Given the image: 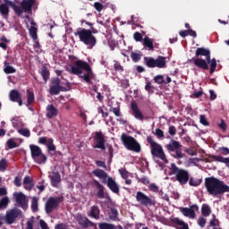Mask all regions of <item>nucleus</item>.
<instances>
[{
    "label": "nucleus",
    "instance_id": "obj_37",
    "mask_svg": "<svg viewBox=\"0 0 229 229\" xmlns=\"http://www.w3.org/2000/svg\"><path fill=\"white\" fill-rule=\"evenodd\" d=\"M221 229L219 227V220L216 218V216H213V218L209 221V225H208V229Z\"/></svg>",
    "mask_w": 229,
    "mask_h": 229
},
{
    "label": "nucleus",
    "instance_id": "obj_34",
    "mask_svg": "<svg viewBox=\"0 0 229 229\" xmlns=\"http://www.w3.org/2000/svg\"><path fill=\"white\" fill-rule=\"evenodd\" d=\"M30 148L32 158L38 157L42 153V149H40V147L37 145H30Z\"/></svg>",
    "mask_w": 229,
    "mask_h": 229
},
{
    "label": "nucleus",
    "instance_id": "obj_19",
    "mask_svg": "<svg viewBox=\"0 0 229 229\" xmlns=\"http://www.w3.org/2000/svg\"><path fill=\"white\" fill-rule=\"evenodd\" d=\"M93 185L95 187V195L98 199H105V186L99 182L98 180L93 181Z\"/></svg>",
    "mask_w": 229,
    "mask_h": 229
},
{
    "label": "nucleus",
    "instance_id": "obj_6",
    "mask_svg": "<svg viewBox=\"0 0 229 229\" xmlns=\"http://www.w3.org/2000/svg\"><path fill=\"white\" fill-rule=\"evenodd\" d=\"M147 142L150 146V153L153 158H159L164 164H169V160L167 159V157H165V152H164L162 145L157 143L152 136H147Z\"/></svg>",
    "mask_w": 229,
    "mask_h": 229
},
{
    "label": "nucleus",
    "instance_id": "obj_16",
    "mask_svg": "<svg viewBox=\"0 0 229 229\" xmlns=\"http://www.w3.org/2000/svg\"><path fill=\"white\" fill-rule=\"evenodd\" d=\"M93 140L95 144L93 145L94 149H101L105 151L106 147L105 146V135L101 131H96L93 136Z\"/></svg>",
    "mask_w": 229,
    "mask_h": 229
},
{
    "label": "nucleus",
    "instance_id": "obj_51",
    "mask_svg": "<svg viewBox=\"0 0 229 229\" xmlns=\"http://www.w3.org/2000/svg\"><path fill=\"white\" fill-rule=\"evenodd\" d=\"M155 83H157V85H163V83H165V81L164 80V75H156L154 77Z\"/></svg>",
    "mask_w": 229,
    "mask_h": 229
},
{
    "label": "nucleus",
    "instance_id": "obj_25",
    "mask_svg": "<svg viewBox=\"0 0 229 229\" xmlns=\"http://www.w3.org/2000/svg\"><path fill=\"white\" fill-rule=\"evenodd\" d=\"M92 174H94V176H97V178L103 180L102 183H106V178H108V174H106L105 170L95 169L92 171Z\"/></svg>",
    "mask_w": 229,
    "mask_h": 229
},
{
    "label": "nucleus",
    "instance_id": "obj_13",
    "mask_svg": "<svg viewBox=\"0 0 229 229\" xmlns=\"http://www.w3.org/2000/svg\"><path fill=\"white\" fill-rule=\"evenodd\" d=\"M165 148L167 151L173 152L172 157L174 158H177V160H180V158H183L184 155L182 153V144H180V141H176L174 140H172V141L165 145Z\"/></svg>",
    "mask_w": 229,
    "mask_h": 229
},
{
    "label": "nucleus",
    "instance_id": "obj_62",
    "mask_svg": "<svg viewBox=\"0 0 229 229\" xmlns=\"http://www.w3.org/2000/svg\"><path fill=\"white\" fill-rule=\"evenodd\" d=\"M201 96H203V91L199 90V91H194L192 93V95L191 96V98H195L196 99L201 98Z\"/></svg>",
    "mask_w": 229,
    "mask_h": 229
},
{
    "label": "nucleus",
    "instance_id": "obj_5",
    "mask_svg": "<svg viewBox=\"0 0 229 229\" xmlns=\"http://www.w3.org/2000/svg\"><path fill=\"white\" fill-rule=\"evenodd\" d=\"M4 3L13 8L17 17H22V13H33V6H35L36 0H21L20 5L15 4L11 0H4Z\"/></svg>",
    "mask_w": 229,
    "mask_h": 229
},
{
    "label": "nucleus",
    "instance_id": "obj_1",
    "mask_svg": "<svg viewBox=\"0 0 229 229\" xmlns=\"http://www.w3.org/2000/svg\"><path fill=\"white\" fill-rule=\"evenodd\" d=\"M195 56L196 57L191 58V62L195 67L202 71H208L209 69L210 74L216 72L217 60H216V58H210V50L208 48L198 47L195 52Z\"/></svg>",
    "mask_w": 229,
    "mask_h": 229
},
{
    "label": "nucleus",
    "instance_id": "obj_8",
    "mask_svg": "<svg viewBox=\"0 0 229 229\" xmlns=\"http://www.w3.org/2000/svg\"><path fill=\"white\" fill-rule=\"evenodd\" d=\"M72 86L70 82H66V87L62 86V81L59 78H52L49 88V94L51 96H58L60 92H69Z\"/></svg>",
    "mask_w": 229,
    "mask_h": 229
},
{
    "label": "nucleus",
    "instance_id": "obj_9",
    "mask_svg": "<svg viewBox=\"0 0 229 229\" xmlns=\"http://www.w3.org/2000/svg\"><path fill=\"white\" fill-rule=\"evenodd\" d=\"M165 60L166 57L162 55L157 56V59L145 56L143 58V64L147 65L148 69H155V67H157V69H165V67H167V61Z\"/></svg>",
    "mask_w": 229,
    "mask_h": 229
},
{
    "label": "nucleus",
    "instance_id": "obj_14",
    "mask_svg": "<svg viewBox=\"0 0 229 229\" xmlns=\"http://www.w3.org/2000/svg\"><path fill=\"white\" fill-rule=\"evenodd\" d=\"M136 200L141 207H154L157 203L153 199L149 198L142 191H138L136 193Z\"/></svg>",
    "mask_w": 229,
    "mask_h": 229
},
{
    "label": "nucleus",
    "instance_id": "obj_15",
    "mask_svg": "<svg viewBox=\"0 0 229 229\" xmlns=\"http://www.w3.org/2000/svg\"><path fill=\"white\" fill-rule=\"evenodd\" d=\"M13 198L15 201V203H17V207H19L20 208H22V210H26L28 208V199L27 197L24 195V193H22L21 191H15L13 194Z\"/></svg>",
    "mask_w": 229,
    "mask_h": 229
},
{
    "label": "nucleus",
    "instance_id": "obj_53",
    "mask_svg": "<svg viewBox=\"0 0 229 229\" xmlns=\"http://www.w3.org/2000/svg\"><path fill=\"white\" fill-rule=\"evenodd\" d=\"M7 167H8V163L6 162V160L4 158H2L0 160V171H2V173H4V171H6Z\"/></svg>",
    "mask_w": 229,
    "mask_h": 229
},
{
    "label": "nucleus",
    "instance_id": "obj_2",
    "mask_svg": "<svg viewBox=\"0 0 229 229\" xmlns=\"http://www.w3.org/2000/svg\"><path fill=\"white\" fill-rule=\"evenodd\" d=\"M70 74H75L88 83L89 85L92 84V78H94V72L92 71V67L89 63L83 60H78L74 63V65L71 66V70H69Z\"/></svg>",
    "mask_w": 229,
    "mask_h": 229
},
{
    "label": "nucleus",
    "instance_id": "obj_38",
    "mask_svg": "<svg viewBox=\"0 0 229 229\" xmlns=\"http://www.w3.org/2000/svg\"><path fill=\"white\" fill-rule=\"evenodd\" d=\"M8 205H10V199L8 196H5L0 199V210L8 208Z\"/></svg>",
    "mask_w": 229,
    "mask_h": 229
},
{
    "label": "nucleus",
    "instance_id": "obj_17",
    "mask_svg": "<svg viewBox=\"0 0 229 229\" xmlns=\"http://www.w3.org/2000/svg\"><path fill=\"white\" fill-rule=\"evenodd\" d=\"M180 212L185 216V217H190V219L196 218V212L199 210V207L194 204L190 206V208H179Z\"/></svg>",
    "mask_w": 229,
    "mask_h": 229
},
{
    "label": "nucleus",
    "instance_id": "obj_46",
    "mask_svg": "<svg viewBox=\"0 0 229 229\" xmlns=\"http://www.w3.org/2000/svg\"><path fill=\"white\" fill-rule=\"evenodd\" d=\"M131 58L132 62L137 64V62H139L140 60V58H142V54L131 52Z\"/></svg>",
    "mask_w": 229,
    "mask_h": 229
},
{
    "label": "nucleus",
    "instance_id": "obj_55",
    "mask_svg": "<svg viewBox=\"0 0 229 229\" xmlns=\"http://www.w3.org/2000/svg\"><path fill=\"white\" fill-rule=\"evenodd\" d=\"M109 112H113L115 117H119L121 115V108L120 107H110Z\"/></svg>",
    "mask_w": 229,
    "mask_h": 229
},
{
    "label": "nucleus",
    "instance_id": "obj_20",
    "mask_svg": "<svg viewBox=\"0 0 229 229\" xmlns=\"http://www.w3.org/2000/svg\"><path fill=\"white\" fill-rule=\"evenodd\" d=\"M131 114L135 119H138V121H144V114H142V112L140 109H139V105H137V102L132 101L131 103Z\"/></svg>",
    "mask_w": 229,
    "mask_h": 229
},
{
    "label": "nucleus",
    "instance_id": "obj_22",
    "mask_svg": "<svg viewBox=\"0 0 229 229\" xmlns=\"http://www.w3.org/2000/svg\"><path fill=\"white\" fill-rule=\"evenodd\" d=\"M172 226L176 229H189V224L185 223L178 217L170 218Z\"/></svg>",
    "mask_w": 229,
    "mask_h": 229
},
{
    "label": "nucleus",
    "instance_id": "obj_3",
    "mask_svg": "<svg viewBox=\"0 0 229 229\" xmlns=\"http://www.w3.org/2000/svg\"><path fill=\"white\" fill-rule=\"evenodd\" d=\"M97 33H99V30L96 28H92V30L79 28L74 35L79 37L80 41L87 46L88 49H94L98 45V38L94 36Z\"/></svg>",
    "mask_w": 229,
    "mask_h": 229
},
{
    "label": "nucleus",
    "instance_id": "obj_64",
    "mask_svg": "<svg viewBox=\"0 0 229 229\" xmlns=\"http://www.w3.org/2000/svg\"><path fill=\"white\" fill-rule=\"evenodd\" d=\"M33 223H34L33 218L29 220V221H27V227H26V229H33Z\"/></svg>",
    "mask_w": 229,
    "mask_h": 229
},
{
    "label": "nucleus",
    "instance_id": "obj_35",
    "mask_svg": "<svg viewBox=\"0 0 229 229\" xmlns=\"http://www.w3.org/2000/svg\"><path fill=\"white\" fill-rule=\"evenodd\" d=\"M35 103V93L30 89H27V106Z\"/></svg>",
    "mask_w": 229,
    "mask_h": 229
},
{
    "label": "nucleus",
    "instance_id": "obj_41",
    "mask_svg": "<svg viewBox=\"0 0 229 229\" xmlns=\"http://www.w3.org/2000/svg\"><path fill=\"white\" fill-rule=\"evenodd\" d=\"M98 228L99 229H116L115 225L109 224V223H106V222L99 223L98 224Z\"/></svg>",
    "mask_w": 229,
    "mask_h": 229
},
{
    "label": "nucleus",
    "instance_id": "obj_59",
    "mask_svg": "<svg viewBox=\"0 0 229 229\" xmlns=\"http://www.w3.org/2000/svg\"><path fill=\"white\" fill-rule=\"evenodd\" d=\"M155 135L157 137V139H162L164 138V131H162L159 128H157L155 131Z\"/></svg>",
    "mask_w": 229,
    "mask_h": 229
},
{
    "label": "nucleus",
    "instance_id": "obj_57",
    "mask_svg": "<svg viewBox=\"0 0 229 229\" xmlns=\"http://www.w3.org/2000/svg\"><path fill=\"white\" fill-rule=\"evenodd\" d=\"M119 174H121L122 178H123V180L128 179V176L130 174V173L125 169H120Z\"/></svg>",
    "mask_w": 229,
    "mask_h": 229
},
{
    "label": "nucleus",
    "instance_id": "obj_21",
    "mask_svg": "<svg viewBox=\"0 0 229 229\" xmlns=\"http://www.w3.org/2000/svg\"><path fill=\"white\" fill-rule=\"evenodd\" d=\"M10 101L18 103L19 106H22V96L17 89H12L9 93Z\"/></svg>",
    "mask_w": 229,
    "mask_h": 229
},
{
    "label": "nucleus",
    "instance_id": "obj_40",
    "mask_svg": "<svg viewBox=\"0 0 229 229\" xmlns=\"http://www.w3.org/2000/svg\"><path fill=\"white\" fill-rule=\"evenodd\" d=\"M17 70H15V68H13V66L10 65V63L5 62L4 63V72H5V74H13L14 72H16Z\"/></svg>",
    "mask_w": 229,
    "mask_h": 229
},
{
    "label": "nucleus",
    "instance_id": "obj_31",
    "mask_svg": "<svg viewBox=\"0 0 229 229\" xmlns=\"http://www.w3.org/2000/svg\"><path fill=\"white\" fill-rule=\"evenodd\" d=\"M32 158H33L34 162L36 164H38L39 165H42V164H46V162L47 161V157L42 152L38 156H36Z\"/></svg>",
    "mask_w": 229,
    "mask_h": 229
},
{
    "label": "nucleus",
    "instance_id": "obj_30",
    "mask_svg": "<svg viewBox=\"0 0 229 229\" xmlns=\"http://www.w3.org/2000/svg\"><path fill=\"white\" fill-rule=\"evenodd\" d=\"M39 74H41L45 83H47V80H49V76H51V72H49V69L47 68V66L44 65L41 68Z\"/></svg>",
    "mask_w": 229,
    "mask_h": 229
},
{
    "label": "nucleus",
    "instance_id": "obj_63",
    "mask_svg": "<svg viewBox=\"0 0 229 229\" xmlns=\"http://www.w3.org/2000/svg\"><path fill=\"white\" fill-rule=\"evenodd\" d=\"M39 225L41 229H49V227L47 226V224L44 220H40Z\"/></svg>",
    "mask_w": 229,
    "mask_h": 229
},
{
    "label": "nucleus",
    "instance_id": "obj_52",
    "mask_svg": "<svg viewBox=\"0 0 229 229\" xmlns=\"http://www.w3.org/2000/svg\"><path fill=\"white\" fill-rule=\"evenodd\" d=\"M199 123H200V124H203V126L210 125V123H208V120L207 119V116H205V114L199 115Z\"/></svg>",
    "mask_w": 229,
    "mask_h": 229
},
{
    "label": "nucleus",
    "instance_id": "obj_23",
    "mask_svg": "<svg viewBox=\"0 0 229 229\" xmlns=\"http://www.w3.org/2000/svg\"><path fill=\"white\" fill-rule=\"evenodd\" d=\"M106 183L108 189H110V191H113L114 194H119V184H117L114 178L108 177Z\"/></svg>",
    "mask_w": 229,
    "mask_h": 229
},
{
    "label": "nucleus",
    "instance_id": "obj_60",
    "mask_svg": "<svg viewBox=\"0 0 229 229\" xmlns=\"http://www.w3.org/2000/svg\"><path fill=\"white\" fill-rule=\"evenodd\" d=\"M168 133L172 137H174V135H176V127H174V125H171L168 129Z\"/></svg>",
    "mask_w": 229,
    "mask_h": 229
},
{
    "label": "nucleus",
    "instance_id": "obj_61",
    "mask_svg": "<svg viewBox=\"0 0 229 229\" xmlns=\"http://www.w3.org/2000/svg\"><path fill=\"white\" fill-rule=\"evenodd\" d=\"M148 189L151 192H158V186L155 183L149 184Z\"/></svg>",
    "mask_w": 229,
    "mask_h": 229
},
{
    "label": "nucleus",
    "instance_id": "obj_42",
    "mask_svg": "<svg viewBox=\"0 0 229 229\" xmlns=\"http://www.w3.org/2000/svg\"><path fill=\"white\" fill-rule=\"evenodd\" d=\"M30 207H31L32 212H38V199L37 197L32 198Z\"/></svg>",
    "mask_w": 229,
    "mask_h": 229
},
{
    "label": "nucleus",
    "instance_id": "obj_43",
    "mask_svg": "<svg viewBox=\"0 0 229 229\" xmlns=\"http://www.w3.org/2000/svg\"><path fill=\"white\" fill-rule=\"evenodd\" d=\"M0 47H2V49H4V51H6V49H8V46L6 44H8L10 42V40L8 38H6L4 36H2L0 38Z\"/></svg>",
    "mask_w": 229,
    "mask_h": 229
},
{
    "label": "nucleus",
    "instance_id": "obj_58",
    "mask_svg": "<svg viewBox=\"0 0 229 229\" xmlns=\"http://www.w3.org/2000/svg\"><path fill=\"white\" fill-rule=\"evenodd\" d=\"M133 38L136 42H142V34H140V32H135L133 34Z\"/></svg>",
    "mask_w": 229,
    "mask_h": 229
},
{
    "label": "nucleus",
    "instance_id": "obj_29",
    "mask_svg": "<svg viewBox=\"0 0 229 229\" xmlns=\"http://www.w3.org/2000/svg\"><path fill=\"white\" fill-rule=\"evenodd\" d=\"M50 180L52 187H58V183L62 182V177L60 176L59 173H54Z\"/></svg>",
    "mask_w": 229,
    "mask_h": 229
},
{
    "label": "nucleus",
    "instance_id": "obj_12",
    "mask_svg": "<svg viewBox=\"0 0 229 229\" xmlns=\"http://www.w3.org/2000/svg\"><path fill=\"white\" fill-rule=\"evenodd\" d=\"M62 197H49L45 203V212L46 214H52L55 210L60 208V203H62Z\"/></svg>",
    "mask_w": 229,
    "mask_h": 229
},
{
    "label": "nucleus",
    "instance_id": "obj_56",
    "mask_svg": "<svg viewBox=\"0 0 229 229\" xmlns=\"http://www.w3.org/2000/svg\"><path fill=\"white\" fill-rule=\"evenodd\" d=\"M94 8L97 10V12H103V8H105V6L99 2H95Z\"/></svg>",
    "mask_w": 229,
    "mask_h": 229
},
{
    "label": "nucleus",
    "instance_id": "obj_48",
    "mask_svg": "<svg viewBox=\"0 0 229 229\" xmlns=\"http://www.w3.org/2000/svg\"><path fill=\"white\" fill-rule=\"evenodd\" d=\"M6 145L8 147L9 149H13L15 148H19V145L17 144V142H15L13 140V139H9L6 142Z\"/></svg>",
    "mask_w": 229,
    "mask_h": 229
},
{
    "label": "nucleus",
    "instance_id": "obj_28",
    "mask_svg": "<svg viewBox=\"0 0 229 229\" xmlns=\"http://www.w3.org/2000/svg\"><path fill=\"white\" fill-rule=\"evenodd\" d=\"M30 25L31 27L29 29V33L32 39L37 40V38H38V36L37 35L38 30L37 27H35L37 26V23L35 21H31Z\"/></svg>",
    "mask_w": 229,
    "mask_h": 229
},
{
    "label": "nucleus",
    "instance_id": "obj_18",
    "mask_svg": "<svg viewBox=\"0 0 229 229\" xmlns=\"http://www.w3.org/2000/svg\"><path fill=\"white\" fill-rule=\"evenodd\" d=\"M76 220L78 224L81 226V228H89V226H95L96 228V224L87 218V216H83L81 214L77 215Z\"/></svg>",
    "mask_w": 229,
    "mask_h": 229
},
{
    "label": "nucleus",
    "instance_id": "obj_11",
    "mask_svg": "<svg viewBox=\"0 0 229 229\" xmlns=\"http://www.w3.org/2000/svg\"><path fill=\"white\" fill-rule=\"evenodd\" d=\"M19 217H22V210L13 208L12 209H8L5 212V216H4L1 219L5 221L6 225H13Z\"/></svg>",
    "mask_w": 229,
    "mask_h": 229
},
{
    "label": "nucleus",
    "instance_id": "obj_32",
    "mask_svg": "<svg viewBox=\"0 0 229 229\" xmlns=\"http://www.w3.org/2000/svg\"><path fill=\"white\" fill-rule=\"evenodd\" d=\"M143 46L144 47H147L148 51H154L155 49V47L153 46V40L148 36L143 38Z\"/></svg>",
    "mask_w": 229,
    "mask_h": 229
},
{
    "label": "nucleus",
    "instance_id": "obj_36",
    "mask_svg": "<svg viewBox=\"0 0 229 229\" xmlns=\"http://www.w3.org/2000/svg\"><path fill=\"white\" fill-rule=\"evenodd\" d=\"M201 214L203 217H208L210 214H212V209L210 208V206L208 204H203L201 207Z\"/></svg>",
    "mask_w": 229,
    "mask_h": 229
},
{
    "label": "nucleus",
    "instance_id": "obj_27",
    "mask_svg": "<svg viewBox=\"0 0 229 229\" xmlns=\"http://www.w3.org/2000/svg\"><path fill=\"white\" fill-rule=\"evenodd\" d=\"M99 207L92 206L89 213H88L89 217H93V219H99L100 214Z\"/></svg>",
    "mask_w": 229,
    "mask_h": 229
},
{
    "label": "nucleus",
    "instance_id": "obj_33",
    "mask_svg": "<svg viewBox=\"0 0 229 229\" xmlns=\"http://www.w3.org/2000/svg\"><path fill=\"white\" fill-rule=\"evenodd\" d=\"M23 185L27 191H31V189H33V179L30 176H25Z\"/></svg>",
    "mask_w": 229,
    "mask_h": 229
},
{
    "label": "nucleus",
    "instance_id": "obj_10",
    "mask_svg": "<svg viewBox=\"0 0 229 229\" xmlns=\"http://www.w3.org/2000/svg\"><path fill=\"white\" fill-rule=\"evenodd\" d=\"M121 140L124 148H126V149H128L129 151H134V153H140V144L137 142V140H135V138L123 133L121 136Z\"/></svg>",
    "mask_w": 229,
    "mask_h": 229
},
{
    "label": "nucleus",
    "instance_id": "obj_50",
    "mask_svg": "<svg viewBox=\"0 0 229 229\" xmlns=\"http://www.w3.org/2000/svg\"><path fill=\"white\" fill-rule=\"evenodd\" d=\"M189 185H191V187H198L199 185H201V181L199 180H196L194 178H189Z\"/></svg>",
    "mask_w": 229,
    "mask_h": 229
},
{
    "label": "nucleus",
    "instance_id": "obj_54",
    "mask_svg": "<svg viewBox=\"0 0 229 229\" xmlns=\"http://www.w3.org/2000/svg\"><path fill=\"white\" fill-rule=\"evenodd\" d=\"M197 223L200 228H205V225H207V218L199 216Z\"/></svg>",
    "mask_w": 229,
    "mask_h": 229
},
{
    "label": "nucleus",
    "instance_id": "obj_7",
    "mask_svg": "<svg viewBox=\"0 0 229 229\" xmlns=\"http://www.w3.org/2000/svg\"><path fill=\"white\" fill-rule=\"evenodd\" d=\"M173 175H174L175 182H178L180 185H187L189 182V171L178 167L174 163L171 164L169 172V176Z\"/></svg>",
    "mask_w": 229,
    "mask_h": 229
},
{
    "label": "nucleus",
    "instance_id": "obj_39",
    "mask_svg": "<svg viewBox=\"0 0 229 229\" xmlns=\"http://www.w3.org/2000/svg\"><path fill=\"white\" fill-rule=\"evenodd\" d=\"M211 158L215 162H221L222 164H229V157H224L223 156H211Z\"/></svg>",
    "mask_w": 229,
    "mask_h": 229
},
{
    "label": "nucleus",
    "instance_id": "obj_47",
    "mask_svg": "<svg viewBox=\"0 0 229 229\" xmlns=\"http://www.w3.org/2000/svg\"><path fill=\"white\" fill-rule=\"evenodd\" d=\"M145 90H147L148 94H153L155 92V86H152L151 81H148L146 82Z\"/></svg>",
    "mask_w": 229,
    "mask_h": 229
},
{
    "label": "nucleus",
    "instance_id": "obj_4",
    "mask_svg": "<svg viewBox=\"0 0 229 229\" xmlns=\"http://www.w3.org/2000/svg\"><path fill=\"white\" fill-rule=\"evenodd\" d=\"M204 185L210 196H221L226 192V183L214 176L207 177Z\"/></svg>",
    "mask_w": 229,
    "mask_h": 229
},
{
    "label": "nucleus",
    "instance_id": "obj_49",
    "mask_svg": "<svg viewBox=\"0 0 229 229\" xmlns=\"http://www.w3.org/2000/svg\"><path fill=\"white\" fill-rule=\"evenodd\" d=\"M18 133H20V135H22L23 137H30L31 136V132L30 131V129H26V128H21V129L18 130Z\"/></svg>",
    "mask_w": 229,
    "mask_h": 229
},
{
    "label": "nucleus",
    "instance_id": "obj_24",
    "mask_svg": "<svg viewBox=\"0 0 229 229\" xmlns=\"http://www.w3.org/2000/svg\"><path fill=\"white\" fill-rule=\"evenodd\" d=\"M47 119H53L58 115V108L55 107L54 105L50 104L46 107Z\"/></svg>",
    "mask_w": 229,
    "mask_h": 229
},
{
    "label": "nucleus",
    "instance_id": "obj_45",
    "mask_svg": "<svg viewBox=\"0 0 229 229\" xmlns=\"http://www.w3.org/2000/svg\"><path fill=\"white\" fill-rule=\"evenodd\" d=\"M53 142H55L53 138H49L47 140V147L48 151H56V147L55 146V144H53Z\"/></svg>",
    "mask_w": 229,
    "mask_h": 229
},
{
    "label": "nucleus",
    "instance_id": "obj_26",
    "mask_svg": "<svg viewBox=\"0 0 229 229\" xmlns=\"http://www.w3.org/2000/svg\"><path fill=\"white\" fill-rule=\"evenodd\" d=\"M10 4H0V13L4 19H8L10 17Z\"/></svg>",
    "mask_w": 229,
    "mask_h": 229
},
{
    "label": "nucleus",
    "instance_id": "obj_44",
    "mask_svg": "<svg viewBox=\"0 0 229 229\" xmlns=\"http://www.w3.org/2000/svg\"><path fill=\"white\" fill-rule=\"evenodd\" d=\"M114 69L115 72H124V67L117 60L114 61Z\"/></svg>",
    "mask_w": 229,
    "mask_h": 229
}]
</instances>
